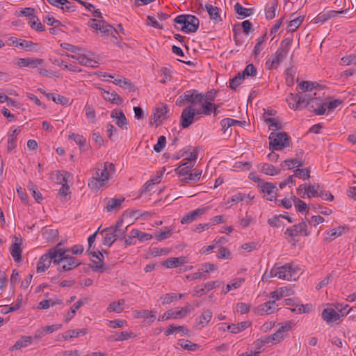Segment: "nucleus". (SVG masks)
Instances as JSON below:
<instances>
[{
    "instance_id": "1",
    "label": "nucleus",
    "mask_w": 356,
    "mask_h": 356,
    "mask_svg": "<svg viewBox=\"0 0 356 356\" xmlns=\"http://www.w3.org/2000/svg\"><path fill=\"white\" fill-rule=\"evenodd\" d=\"M291 42L292 39L290 38H286L281 42L278 49L274 54L271 55L270 58L266 61V65L268 66V69H276L280 65V63L286 56L290 49Z\"/></svg>"
},
{
    "instance_id": "2",
    "label": "nucleus",
    "mask_w": 356,
    "mask_h": 356,
    "mask_svg": "<svg viewBox=\"0 0 356 356\" xmlns=\"http://www.w3.org/2000/svg\"><path fill=\"white\" fill-rule=\"evenodd\" d=\"M81 262L74 257L70 256L67 253L57 252L56 257L54 260V264L56 266L59 272L72 270L81 265Z\"/></svg>"
},
{
    "instance_id": "3",
    "label": "nucleus",
    "mask_w": 356,
    "mask_h": 356,
    "mask_svg": "<svg viewBox=\"0 0 356 356\" xmlns=\"http://www.w3.org/2000/svg\"><path fill=\"white\" fill-rule=\"evenodd\" d=\"M176 24L181 25L180 30L185 33H195L200 24L199 19L191 15H180L174 19Z\"/></svg>"
},
{
    "instance_id": "4",
    "label": "nucleus",
    "mask_w": 356,
    "mask_h": 356,
    "mask_svg": "<svg viewBox=\"0 0 356 356\" xmlns=\"http://www.w3.org/2000/svg\"><path fill=\"white\" fill-rule=\"evenodd\" d=\"M300 268L297 266H293L289 264H286L284 266H274V271L277 277L281 280H296L298 277V271Z\"/></svg>"
},
{
    "instance_id": "5",
    "label": "nucleus",
    "mask_w": 356,
    "mask_h": 356,
    "mask_svg": "<svg viewBox=\"0 0 356 356\" xmlns=\"http://www.w3.org/2000/svg\"><path fill=\"white\" fill-rule=\"evenodd\" d=\"M269 148L272 150H280L283 147H287L290 145V139L287 134L280 132L275 134L272 132L269 137Z\"/></svg>"
},
{
    "instance_id": "6",
    "label": "nucleus",
    "mask_w": 356,
    "mask_h": 356,
    "mask_svg": "<svg viewBox=\"0 0 356 356\" xmlns=\"http://www.w3.org/2000/svg\"><path fill=\"white\" fill-rule=\"evenodd\" d=\"M284 234L291 238H294L298 235L307 236L310 234V231L308 229L306 221L302 219L298 224L288 227L284 232Z\"/></svg>"
},
{
    "instance_id": "7",
    "label": "nucleus",
    "mask_w": 356,
    "mask_h": 356,
    "mask_svg": "<svg viewBox=\"0 0 356 356\" xmlns=\"http://www.w3.org/2000/svg\"><path fill=\"white\" fill-rule=\"evenodd\" d=\"M56 257V252H48L42 255L39 259V261L37 264V272L38 273H43L47 269H48L51 264H54V260Z\"/></svg>"
},
{
    "instance_id": "8",
    "label": "nucleus",
    "mask_w": 356,
    "mask_h": 356,
    "mask_svg": "<svg viewBox=\"0 0 356 356\" xmlns=\"http://www.w3.org/2000/svg\"><path fill=\"white\" fill-rule=\"evenodd\" d=\"M195 114H197V111L195 112L191 106H188L183 110L180 118V124L182 128H188L193 124Z\"/></svg>"
},
{
    "instance_id": "9",
    "label": "nucleus",
    "mask_w": 356,
    "mask_h": 356,
    "mask_svg": "<svg viewBox=\"0 0 356 356\" xmlns=\"http://www.w3.org/2000/svg\"><path fill=\"white\" fill-rule=\"evenodd\" d=\"M183 101H186L192 104H200L202 102V94L199 93L196 90H190L180 96Z\"/></svg>"
},
{
    "instance_id": "10",
    "label": "nucleus",
    "mask_w": 356,
    "mask_h": 356,
    "mask_svg": "<svg viewBox=\"0 0 356 356\" xmlns=\"http://www.w3.org/2000/svg\"><path fill=\"white\" fill-rule=\"evenodd\" d=\"M90 254L93 257H96L97 259H98L99 261V264H98L95 261H92V264L90 265V268L93 271H97V272H99V273L104 272L106 270V268L104 266V264L103 263L104 255L102 253V252L99 251V250H97V252L96 251H93V252L92 251H90Z\"/></svg>"
},
{
    "instance_id": "11",
    "label": "nucleus",
    "mask_w": 356,
    "mask_h": 356,
    "mask_svg": "<svg viewBox=\"0 0 356 356\" xmlns=\"http://www.w3.org/2000/svg\"><path fill=\"white\" fill-rule=\"evenodd\" d=\"M259 187H260L261 191L264 193H266L268 195L272 194H275V195H271L270 197H267V200L269 201L277 200L276 195L277 194L278 189L276 186L272 183L269 182H261L259 183Z\"/></svg>"
},
{
    "instance_id": "12",
    "label": "nucleus",
    "mask_w": 356,
    "mask_h": 356,
    "mask_svg": "<svg viewBox=\"0 0 356 356\" xmlns=\"http://www.w3.org/2000/svg\"><path fill=\"white\" fill-rule=\"evenodd\" d=\"M291 328V322H285L283 323L276 332L270 335L271 339L273 340L274 343H277L280 342L282 340L284 339L285 334L284 333L290 330Z\"/></svg>"
},
{
    "instance_id": "13",
    "label": "nucleus",
    "mask_w": 356,
    "mask_h": 356,
    "mask_svg": "<svg viewBox=\"0 0 356 356\" xmlns=\"http://www.w3.org/2000/svg\"><path fill=\"white\" fill-rule=\"evenodd\" d=\"M170 111L168 106L165 104H161L157 106L153 114L154 122L156 123L158 121L162 122L163 120L170 117Z\"/></svg>"
},
{
    "instance_id": "14",
    "label": "nucleus",
    "mask_w": 356,
    "mask_h": 356,
    "mask_svg": "<svg viewBox=\"0 0 356 356\" xmlns=\"http://www.w3.org/2000/svg\"><path fill=\"white\" fill-rule=\"evenodd\" d=\"M111 117L115 118V124L122 129H127L128 121L123 111L114 109L111 113Z\"/></svg>"
},
{
    "instance_id": "15",
    "label": "nucleus",
    "mask_w": 356,
    "mask_h": 356,
    "mask_svg": "<svg viewBox=\"0 0 356 356\" xmlns=\"http://www.w3.org/2000/svg\"><path fill=\"white\" fill-rule=\"evenodd\" d=\"M44 60L37 58H19L17 63V65L20 67H38V66L44 63Z\"/></svg>"
},
{
    "instance_id": "16",
    "label": "nucleus",
    "mask_w": 356,
    "mask_h": 356,
    "mask_svg": "<svg viewBox=\"0 0 356 356\" xmlns=\"http://www.w3.org/2000/svg\"><path fill=\"white\" fill-rule=\"evenodd\" d=\"M212 317V312L211 310L207 309L204 311L201 316L196 318L195 324V328L201 329L207 325V324L211 321Z\"/></svg>"
},
{
    "instance_id": "17",
    "label": "nucleus",
    "mask_w": 356,
    "mask_h": 356,
    "mask_svg": "<svg viewBox=\"0 0 356 356\" xmlns=\"http://www.w3.org/2000/svg\"><path fill=\"white\" fill-rule=\"evenodd\" d=\"M321 316L328 324L337 321L340 318V314L332 308L324 309L322 312Z\"/></svg>"
},
{
    "instance_id": "18",
    "label": "nucleus",
    "mask_w": 356,
    "mask_h": 356,
    "mask_svg": "<svg viewBox=\"0 0 356 356\" xmlns=\"http://www.w3.org/2000/svg\"><path fill=\"white\" fill-rule=\"evenodd\" d=\"M115 231H113V229L112 227H106L103 229L100 232L104 233L106 232V234L104 237L103 240V244L106 246L110 247L115 241H117V235L114 233Z\"/></svg>"
},
{
    "instance_id": "19",
    "label": "nucleus",
    "mask_w": 356,
    "mask_h": 356,
    "mask_svg": "<svg viewBox=\"0 0 356 356\" xmlns=\"http://www.w3.org/2000/svg\"><path fill=\"white\" fill-rule=\"evenodd\" d=\"M54 6L60 7L64 11L74 12L76 10L75 6L67 0H47Z\"/></svg>"
},
{
    "instance_id": "20",
    "label": "nucleus",
    "mask_w": 356,
    "mask_h": 356,
    "mask_svg": "<svg viewBox=\"0 0 356 356\" xmlns=\"http://www.w3.org/2000/svg\"><path fill=\"white\" fill-rule=\"evenodd\" d=\"M68 57H70L74 60H76L80 65H84V66H90L91 67H96L97 65V63L96 61H94L91 59H89L86 58L83 54H74V55H70L67 54Z\"/></svg>"
},
{
    "instance_id": "21",
    "label": "nucleus",
    "mask_w": 356,
    "mask_h": 356,
    "mask_svg": "<svg viewBox=\"0 0 356 356\" xmlns=\"http://www.w3.org/2000/svg\"><path fill=\"white\" fill-rule=\"evenodd\" d=\"M207 210V208L203 207L192 211L181 218V222L182 224L190 223L193 222L196 218L197 216L204 214Z\"/></svg>"
},
{
    "instance_id": "22",
    "label": "nucleus",
    "mask_w": 356,
    "mask_h": 356,
    "mask_svg": "<svg viewBox=\"0 0 356 356\" xmlns=\"http://www.w3.org/2000/svg\"><path fill=\"white\" fill-rule=\"evenodd\" d=\"M9 40L11 41V44L13 45L15 47H21L29 51L32 50L35 47L38 46L37 43H34L30 40H25L21 39L18 40L17 38H10Z\"/></svg>"
},
{
    "instance_id": "23",
    "label": "nucleus",
    "mask_w": 356,
    "mask_h": 356,
    "mask_svg": "<svg viewBox=\"0 0 356 356\" xmlns=\"http://www.w3.org/2000/svg\"><path fill=\"white\" fill-rule=\"evenodd\" d=\"M100 23V27L98 28V30L100 31V32L104 35H112L114 38L115 37V33L118 32V30L115 29L112 25L108 24L104 19H99Z\"/></svg>"
},
{
    "instance_id": "24",
    "label": "nucleus",
    "mask_w": 356,
    "mask_h": 356,
    "mask_svg": "<svg viewBox=\"0 0 356 356\" xmlns=\"http://www.w3.org/2000/svg\"><path fill=\"white\" fill-rule=\"evenodd\" d=\"M102 96L105 100L117 105H120L123 102L122 98L115 92H110L102 89Z\"/></svg>"
},
{
    "instance_id": "25",
    "label": "nucleus",
    "mask_w": 356,
    "mask_h": 356,
    "mask_svg": "<svg viewBox=\"0 0 356 356\" xmlns=\"http://www.w3.org/2000/svg\"><path fill=\"white\" fill-rule=\"evenodd\" d=\"M205 9L207 10L211 20L214 21L215 22H219L222 21V18L219 13L220 9L218 7L207 3L205 5Z\"/></svg>"
},
{
    "instance_id": "26",
    "label": "nucleus",
    "mask_w": 356,
    "mask_h": 356,
    "mask_svg": "<svg viewBox=\"0 0 356 356\" xmlns=\"http://www.w3.org/2000/svg\"><path fill=\"white\" fill-rule=\"evenodd\" d=\"M125 200V198L120 197L119 198H110L107 200L106 209L108 212L118 210L121 204Z\"/></svg>"
},
{
    "instance_id": "27",
    "label": "nucleus",
    "mask_w": 356,
    "mask_h": 356,
    "mask_svg": "<svg viewBox=\"0 0 356 356\" xmlns=\"http://www.w3.org/2000/svg\"><path fill=\"white\" fill-rule=\"evenodd\" d=\"M123 224V220L119 219L115 225L111 226L113 229V231L115 234H116L118 236L117 240H122V238H125L126 236V232L128 229L129 225H127L124 229H122Z\"/></svg>"
},
{
    "instance_id": "28",
    "label": "nucleus",
    "mask_w": 356,
    "mask_h": 356,
    "mask_svg": "<svg viewBox=\"0 0 356 356\" xmlns=\"http://www.w3.org/2000/svg\"><path fill=\"white\" fill-rule=\"evenodd\" d=\"M277 305L275 304V301H268L264 304L261 305L259 308V312L261 315H266L273 313L277 309Z\"/></svg>"
},
{
    "instance_id": "29",
    "label": "nucleus",
    "mask_w": 356,
    "mask_h": 356,
    "mask_svg": "<svg viewBox=\"0 0 356 356\" xmlns=\"http://www.w3.org/2000/svg\"><path fill=\"white\" fill-rule=\"evenodd\" d=\"M185 257H172L169 258L167 260H165L163 265L166 266L168 268H172L178 267L179 266H181V264L185 263Z\"/></svg>"
},
{
    "instance_id": "30",
    "label": "nucleus",
    "mask_w": 356,
    "mask_h": 356,
    "mask_svg": "<svg viewBox=\"0 0 356 356\" xmlns=\"http://www.w3.org/2000/svg\"><path fill=\"white\" fill-rule=\"evenodd\" d=\"M178 332H180L181 335H188L189 330L184 326L170 325L165 331V334L170 335Z\"/></svg>"
},
{
    "instance_id": "31",
    "label": "nucleus",
    "mask_w": 356,
    "mask_h": 356,
    "mask_svg": "<svg viewBox=\"0 0 356 356\" xmlns=\"http://www.w3.org/2000/svg\"><path fill=\"white\" fill-rule=\"evenodd\" d=\"M10 252L16 262L21 261L22 250L19 243H14L10 247Z\"/></svg>"
},
{
    "instance_id": "32",
    "label": "nucleus",
    "mask_w": 356,
    "mask_h": 356,
    "mask_svg": "<svg viewBox=\"0 0 356 356\" xmlns=\"http://www.w3.org/2000/svg\"><path fill=\"white\" fill-rule=\"evenodd\" d=\"M21 132L20 129H15L13 131V133L8 136V145L7 149L8 152L14 149L17 146V138L16 136Z\"/></svg>"
},
{
    "instance_id": "33",
    "label": "nucleus",
    "mask_w": 356,
    "mask_h": 356,
    "mask_svg": "<svg viewBox=\"0 0 356 356\" xmlns=\"http://www.w3.org/2000/svg\"><path fill=\"white\" fill-rule=\"evenodd\" d=\"M250 325V323L248 321H243L237 325L231 324L227 325V330H229L232 333H238L246 328H248Z\"/></svg>"
},
{
    "instance_id": "34",
    "label": "nucleus",
    "mask_w": 356,
    "mask_h": 356,
    "mask_svg": "<svg viewBox=\"0 0 356 356\" xmlns=\"http://www.w3.org/2000/svg\"><path fill=\"white\" fill-rule=\"evenodd\" d=\"M86 302V299L79 300L71 308L65 316V321L69 322L75 315L76 310Z\"/></svg>"
},
{
    "instance_id": "35",
    "label": "nucleus",
    "mask_w": 356,
    "mask_h": 356,
    "mask_svg": "<svg viewBox=\"0 0 356 356\" xmlns=\"http://www.w3.org/2000/svg\"><path fill=\"white\" fill-rule=\"evenodd\" d=\"M303 165H304V161L301 158L286 159L281 163V166L282 168H284L285 166H286L288 168V169H291V168H293L294 166L301 167Z\"/></svg>"
},
{
    "instance_id": "36",
    "label": "nucleus",
    "mask_w": 356,
    "mask_h": 356,
    "mask_svg": "<svg viewBox=\"0 0 356 356\" xmlns=\"http://www.w3.org/2000/svg\"><path fill=\"white\" fill-rule=\"evenodd\" d=\"M33 338L30 336H24L22 337L21 339L17 340L13 346H12V349L18 350L23 347H26L29 344L32 343Z\"/></svg>"
},
{
    "instance_id": "37",
    "label": "nucleus",
    "mask_w": 356,
    "mask_h": 356,
    "mask_svg": "<svg viewBox=\"0 0 356 356\" xmlns=\"http://www.w3.org/2000/svg\"><path fill=\"white\" fill-rule=\"evenodd\" d=\"M235 12L240 16L243 17H246L250 16L254 10L252 8H243L239 3H236L234 6Z\"/></svg>"
},
{
    "instance_id": "38",
    "label": "nucleus",
    "mask_w": 356,
    "mask_h": 356,
    "mask_svg": "<svg viewBox=\"0 0 356 356\" xmlns=\"http://www.w3.org/2000/svg\"><path fill=\"white\" fill-rule=\"evenodd\" d=\"M134 336L133 332H127L122 331L120 333H116L109 337L108 340L111 341H124Z\"/></svg>"
},
{
    "instance_id": "39",
    "label": "nucleus",
    "mask_w": 356,
    "mask_h": 356,
    "mask_svg": "<svg viewBox=\"0 0 356 356\" xmlns=\"http://www.w3.org/2000/svg\"><path fill=\"white\" fill-rule=\"evenodd\" d=\"M298 94L294 95L293 93H289L286 97V102H288L289 106L293 110L298 109L300 106V103L298 102Z\"/></svg>"
},
{
    "instance_id": "40",
    "label": "nucleus",
    "mask_w": 356,
    "mask_h": 356,
    "mask_svg": "<svg viewBox=\"0 0 356 356\" xmlns=\"http://www.w3.org/2000/svg\"><path fill=\"white\" fill-rule=\"evenodd\" d=\"M130 234L132 237L138 238L140 241L150 240L152 236L150 234L142 232L138 229H134L131 231Z\"/></svg>"
},
{
    "instance_id": "41",
    "label": "nucleus",
    "mask_w": 356,
    "mask_h": 356,
    "mask_svg": "<svg viewBox=\"0 0 356 356\" xmlns=\"http://www.w3.org/2000/svg\"><path fill=\"white\" fill-rule=\"evenodd\" d=\"M86 334V330L78 329V330H70L63 334V337L66 340L68 339L77 337L80 335H85Z\"/></svg>"
},
{
    "instance_id": "42",
    "label": "nucleus",
    "mask_w": 356,
    "mask_h": 356,
    "mask_svg": "<svg viewBox=\"0 0 356 356\" xmlns=\"http://www.w3.org/2000/svg\"><path fill=\"white\" fill-rule=\"evenodd\" d=\"M262 172L267 175H275L280 173V170L276 169L273 165L269 163H263L261 166Z\"/></svg>"
},
{
    "instance_id": "43",
    "label": "nucleus",
    "mask_w": 356,
    "mask_h": 356,
    "mask_svg": "<svg viewBox=\"0 0 356 356\" xmlns=\"http://www.w3.org/2000/svg\"><path fill=\"white\" fill-rule=\"evenodd\" d=\"M200 104L202 105V109L197 111V114L210 115L213 112V108L215 106L211 102L205 101H203Z\"/></svg>"
},
{
    "instance_id": "44",
    "label": "nucleus",
    "mask_w": 356,
    "mask_h": 356,
    "mask_svg": "<svg viewBox=\"0 0 356 356\" xmlns=\"http://www.w3.org/2000/svg\"><path fill=\"white\" fill-rule=\"evenodd\" d=\"M193 165L194 163L187 161L179 165L175 170L178 171L177 173L180 176L187 175Z\"/></svg>"
},
{
    "instance_id": "45",
    "label": "nucleus",
    "mask_w": 356,
    "mask_h": 356,
    "mask_svg": "<svg viewBox=\"0 0 356 356\" xmlns=\"http://www.w3.org/2000/svg\"><path fill=\"white\" fill-rule=\"evenodd\" d=\"M299 99L298 102L300 103V106L302 104L309 105L310 104L314 103V95L312 94H303V92H299Z\"/></svg>"
},
{
    "instance_id": "46",
    "label": "nucleus",
    "mask_w": 356,
    "mask_h": 356,
    "mask_svg": "<svg viewBox=\"0 0 356 356\" xmlns=\"http://www.w3.org/2000/svg\"><path fill=\"white\" fill-rule=\"evenodd\" d=\"M125 301L124 299H120L118 302H111L108 307V311L110 312H120L123 310V305H124Z\"/></svg>"
},
{
    "instance_id": "47",
    "label": "nucleus",
    "mask_w": 356,
    "mask_h": 356,
    "mask_svg": "<svg viewBox=\"0 0 356 356\" xmlns=\"http://www.w3.org/2000/svg\"><path fill=\"white\" fill-rule=\"evenodd\" d=\"M56 173L58 181H59L61 183V179H63V181L65 182L64 184H63V186L59 191V194L61 196L65 197L67 195L69 190V186L67 184V181L65 179V177L63 176V175H61L59 171H56Z\"/></svg>"
},
{
    "instance_id": "48",
    "label": "nucleus",
    "mask_w": 356,
    "mask_h": 356,
    "mask_svg": "<svg viewBox=\"0 0 356 356\" xmlns=\"http://www.w3.org/2000/svg\"><path fill=\"white\" fill-rule=\"evenodd\" d=\"M304 17L302 16H299L292 20H291L287 26V31L289 32L295 31L302 24Z\"/></svg>"
},
{
    "instance_id": "49",
    "label": "nucleus",
    "mask_w": 356,
    "mask_h": 356,
    "mask_svg": "<svg viewBox=\"0 0 356 356\" xmlns=\"http://www.w3.org/2000/svg\"><path fill=\"white\" fill-rule=\"evenodd\" d=\"M69 138L74 140L81 149H84V147L87 146L86 139L81 135L72 134L69 135Z\"/></svg>"
},
{
    "instance_id": "50",
    "label": "nucleus",
    "mask_w": 356,
    "mask_h": 356,
    "mask_svg": "<svg viewBox=\"0 0 356 356\" xmlns=\"http://www.w3.org/2000/svg\"><path fill=\"white\" fill-rule=\"evenodd\" d=\"M113 83L122 88H128L129 90H134V86L127 79H115Z\"/></svg>"
},
{
    "instance_id": "51",
    "label": "nucleus",
    "mask_w": 356,
    "mask_h": 356,
    "mask_svg": "<svg viewBox=\"0 0 356 356\" xmlns=\"http://www.w3.org/2000/svg\"><path fill=\"white\" fill-rule=\"evenodd\" d=\"M243 80L244 77L241 76V73H238L236 76L229 80V88L232 90H236Z\"/></svg>"
},
{
    "instance_id": "52",
    "label": "nucleus",
    "mask_w": 356,
    "mask_h": 356,
    "mask_svg": "<svg viewBox=\"0 0 356 356\" xmlns=\"http://www.w3.org/2000/svg\"><path fill=\"white\" fill-rule=\"evenodd\" d=\"M241 73V76L244 78L245 76L254 77L256 76L257 72L253 64H248Z\"/></svg>"
},
{
    "instance_id": "53",
    "label": "nucleus",
    "mask_w": 356,
    "mask_h": 356,
    "mask_svg": "<svg viewBox=\"0 0 356 356\" xmlns=\"http://www.w3.org/2000/svg\"><path fill=\"white\" fill-rule=\"evenodd\" d=\"M178 344L185 350H195L198 348V345L193 343L188 340L180 339L178 341Z\"/></svg>"
},
{
    "instance_id": "54",
    "label": "nucleus",
    "mask_w": 356,
    "mask_h": 356,
    "mask_svg": "<svg viewBox=\"0 0 356 356\" xmlns=\"http://www.w3.org/2000/svg\"><path fill=\"white\" fill-rule=\"evenodd\" d=\"M320 186L318 184L309 185L307 187L306 195L310 198L312 197L318 196Z\"/></svg>"
},
{
    "instance_id": "55",
    "label": "nucleus",
    "mask_w": 356,
    "mask_h": 356,
    "mask_svg": "<svg viewBox=\"0 0 356 356\" xmlns=\"http://www.w3.org/2000/svg\"><path fill=\"white\" fill-rule=\"evenodd\" d=\"M29 24L33 29L37 31H43L44 30V26L36 16H35L34 18L31 19V20L29 22Z\"/></svg>"
},
{
    "instance_id": "56",
    "label": "nucleus",
    "mask_w": 356,
    "mask_h": 356,
    "mask_svg": "<svg viewBox=\"0 0 356 356\" xmlns=\"http://www.w3.org/2000/svg\"><path fill=\"white\" fill-rule=\"evenodd\" d=\"M314 84L315 83L313 82L303 81L299 83L298 88L302 92H305L307 91L312 92V90L315 88Z\"/></svg>"
},
{
    "instance_id": "57",
    "label": "nucleus",
    "mask_w": 356,
    "mask_h": 356,
    "mask_svg": "<svg viewBox=\"0 0 356 356\" xmlns=\"http://www.w3.org/2000/svg\"><path fill=\"white\" fill-rule=\"evenodd\" d=\"M191 306L188 305L184 307H181L178 311H175V318H181L185 317L189 312L191 311Z\"/></svg>"
},
{
    "instance_id": "58",
    "label": "nucleus",
    "mask_w": 356,
    "mask_h": 356,
    "mask_svg": "<svg viewBox=\"0 0 356 356\" xmlns=\"http://www.w3.org/2000/svg\"><path fill=\"white\" fill-rule=\"evenodd\" d=\"M334 306L342 316H346L351 310V308H349V305L347 304L336 303Z\"/></svg>"
},
{
    "instance_id": "59",
    "label": "nucleus",
    "mask_w": 356,
    "mask_h": 356,
    "mask_svg": "<svg viewBox=\"0 0 356 356\" xmlns=\"http://www.w3.org/2000/svg\"><path fill=\"white\" fill-rule=\"evenodd\" d=\"M220 125L222 127V130L224 134H227L228 136H230L232 132V129L229 128L232 127L231 123L229 122V118H225L220 121Z\"/></svg>"
},
{
    "instance_id": "60",
    "label": "nucleus",
    "mask_w": 356,
    "mask_h": 356,
    "mask_svg": "<svg viewBox=\"0 0 356 356\" xmlns=\"http://www.w3.org/2000/svg\"><path fill=\"white\" fill-rule=\"evenodd\" d=\"M166 144V138L161 136L158 138L157 143L154 145V150L156 152H161Z\"/></svg>"
},
{
    "instance_id": "61",
    "label": "nucleus",
    "mask_w": 356,
    "mask_h": 356,
    "mask_svg": "<svg viewBox=\"0 0 356 356\" xmlns=\"http://www.w3.org/2000/svg\"><path fill=\"white\" fill-rule=\"evenodd\" d=\"M277 3H273L270 6L266 8V16L267 19H272L275 17V11Z\"/></svg>"
},
{
    "instance_id": "62",
    "label": "nucleus",
    "mask_w": 356,
    "mask_h": 356,
    "mask_svg": "<svg viewBox=\"0 0 356 356\" xmlns=\"http://www.w3.org/2000/svg\"><path fill=\"white\" fill-rule=\"evenodd\" d=\"M293 201L294 202L296 208L299 212H303L306 211L307 206L305 202L300 200V199H298L295 196L293 197Z\"/></svg>"
},
{
    "instance_id": "63",
    "label": "nucleus",
    "mask_w": 356,
    "mask_h": 356,
    "mask_svg": "<svg viewBox=\"0 0 356 356\" xmlns=\"http://www.w3.org/2000/svg\"><path fill=\"white\" fill-rule=\"evenodd\" d=\"M294 175H296L304 179H309L310 177V172L307 168H298L293 171Z\"/></svg>"
},
{
    "instance_id": "64",
    "label": "nucleus",
    "mask_w": 356,
    "mask_h": 356,
    "mask_svg": "<svg viewBox=\"0 0 356 356\" xmlns=\"http://www.w3.org/2000/svg\"><path fill=\"white\" fill-rule=\"evenodd\" d=\"M161 299L163 300L162 303L163 305L169 304L172 302L174 300H177V294L176 293H166L164 296H163Z\"/></svg>"
}]
</instances>
